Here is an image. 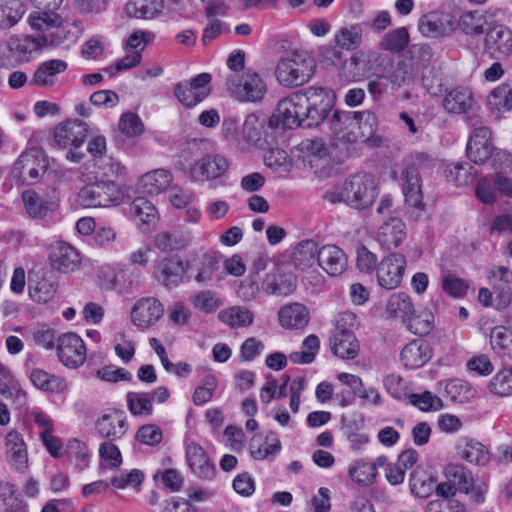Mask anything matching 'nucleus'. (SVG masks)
<instances>
[{"label":"nucleus","instance_id":"obj_1","mask_svg":"<svg viewBox=\"0 0 512 512\" xmlns=\"http://www.w3.org/2000/svg\"><path fill=\"white\" fill-rule=\"evenodd\" d=\"M377 197V186L372 175L358 173L347 178L323 194L331 204L345 203L356 210L369 209Z\"/></svg>","mask_w":512,"mask_h":512},{"label":"nucleus","instance_id":"obj_2","mask_svg":"<svg viewBox=\"0 0 512 512\" xmlns=\"http://www.w3.org/2000/svg\"><path fill=\"white\" fill-rule=\"evenodd\" d=\"M432 161L429 155L422 152L412 153L403 160L401 172L402 191L406 203L413 208L423 207L420 170L429 167Z\"/></svg>","mask_w":512,"mask_h":512},{"label":"nucleus","instance_id":"obj_3","mask_svg":"<svg viewBox=\"0 0 512 512\" xmlns=\"http://www.w3.org/2000/svg\"><path fill=\"white\" fill-rule=\"evenodd\" d=\"M226 87L234 99L244 103H260L268 91L266 81L252 69H246L241 74H228Z\"/></svg>","mask_w":512,"mask_h":512},{"label":"nucleus","instance_id":"obj_4","mask_svg":"<svg viewBox=\"0 0 512 512\" xmlns=\"http://www.w3.org/2000/svg\"><path fill=\"white\" fill-rule=\"evenodd\" d=\"M314 59L307 52H293L281 58L276 66V79L284 87L300 86L313 75Z\"/></svg>","mask_w":512,"mask_h":512},{"label":"nucleus","instance_id":"obj_5","mask_svg":"<svg viewBox=\"0 0 512 512\" xmlns=\"http://www.w3.org/2000/svg\"><path fill=\"white\" fill-rule=\"evenodd\" d=\"M304 104L303 127L318 126L332 110L333 103L328 91L322 87H308L303 90Z\"/></svg>","mask_w":512,"mask_h":512},{"label":"nucleus","instance_id":"obj_6","mask_svg":"<svg viewBox=\"0 0 512 512\" xmlns=\"http://www.w3.org/2000/svg\"><path fill=\"white\" fill-rule=\"evenodd\" d=\"M120 199L119 187L113 180H101L87 184L78 193V201L83 207H110Z\"/></svg>","mask_w":512,"mask_h":512},{"label":"nucleus","instance_id":"obj_7","mask_svg":"<svg viewBox=\"0 0 512 512\" xmlns=\"http://www.w3.org/2000/svg\"><path fill=\"white\" fill-rule=\"evenodd\" d=\"M467 122L473 127V132L467 143V156L472 162L482 164L492 155L491 131L488 127L482 125V120L478 115L474 114L469 117Z\"/></svg>","mask_w":512,"mask_h":512},{"label":"nucleus","instance_id":"obj_8","mask_svg":"<svg viewBox=\"0 0 512 512\" xmlns=\"http://www.w3.org/2000/svg\"><path fill=\"white\" fill-rule=\"evenodd\" d=\"M365 115L364 112L335 111L328 120L332 138L338 144L353 143L357 140L356 130Z\"/></svg>","mask_w":512,"mask_h":512},{"label":"nucleus","instance_id":"obj_9","mask_svg":"<svg viewBox=\"0 0 512 512\" xmlns=\"http://www.w3.org/2000/svg\"><path fill=\"white\" fill-rule=\"evenodd\" d=\"M48 161L41 150L22 153L13 165V174L28 185L36 183L46 172Z\"/></svg>","mask_w":512,"mask_h":512},{"label":"nucleus","instance_id":"obj_10","mask_svg":"<svg viewBox=\"0 0 512 512\" xmlns=\"http://www.w3.org/2000/svg\"><path fill=\"white\" fill-rule=\"evenodd\" d=\"M57 355L63 365L78 368L86 360L87 350L84 341L73 332H67L57 338Z\"/></svg>","mask_w":512,"mask_h":512},{"label":"nucleus","instance_id":"obj_11","mask_svg":"<svg viewBox=\"0 0 512 512\" xmlns=\"http://www.w3.org/2000/svg\"><path fill=\"white\" fill-rule=\"evenodd\" d=\"M210 81L209 73L198 74L191 81L177 83L174 86V95L183 106L194 107L209 95L208 84Z\"/></svg>","mask_w":512,"mask_h":512},{"label":"nucleus","instance_id":"obj_12","mask_svg":"<svg viewBox=\"0 0 512 512\" xmlns=\"http://www.w3.org/2000/svg\"><path fill=\"white\" fill-rule=\"evenodd\" d=\"M95 430L107 441L121 439L128 430L127 416L124 411L116 408L106 409L95 421Z\"/></svg>","mask_w":512,"mask_h":512},{"label":"nucleus","instance_id":"obj_13","mask_svg":"<svg viewBox=\"0 0 512 512\" xmlns=\"http://www.w3.org/2000/svg\"><path fill=\"white\" fill-rule=\"evenodd\" d=\"M406 267V257L401 253H390L382 258L376 268L377 281L385 289H395L401 284Z\"/></svg>","mask_w":512,"mask_h":512},{"label":"nucleus","instance_id":"obj_14","mask_svg":"<svg viewBox=\"0 0 512 512\" xmlns=\"http://www.w3.org/2000/svg\"><path fill=\"white\" fill-rule=\"evenodd\" d=\"M306 100L304 99L303 90L282 99L276 109L274 115L278 124L283 128L293 129L299 126L303 127L302 117Z\"/></svg>","mask_w":512,"mask_h":512},{"label":"nucleus","instance_id":"obj_15","mask_svg":"<svg viewBox=\"0 0 512 512\" xmlns=\"http://www.w3.org/2000/svg\"><path fill=\"white\" fill-rule=\"evenodd\" d=\"M88 131L87 123L78 119L68 120L55 128L54 140L63 149H77L84 143Z\"/></svg>","mask_w":512,"mask_h":512},{"label":"nucleus","instance_id":"obj_16","mask_svg":"<svg viewBox=\"0 0 512 512\" xmlns=\"http://www.w3.org/2000/svg\"><path fill=\"white\" fill-rule=\"evenodd\" d=\"M164 315L163 304L154 297L138 300L131 310L132 323L141 329L154 326Z\"/></svg>","mask_w":512,"mask_h":512},{"label":"nucleus","instance_id":"obj_17","mask_svg":"<svg viewBox=\"0 0 512 512\" xmlns=\"http://www.w3.org/2000/svg\"><path fill=\"white\" fill-rule=\"evenodd\" d=\"M50 265L61 273H72L80 268V253L72 245L58 241L51 245L49 253Z\"/></svg>","mask_w":512,"mask_h":512},{"label":"nucleus","instance_id":"obj_18","mask_svg":"<svg viewBox=\"0 0 512 512\" xmlns=\"http://www.w3.org/2000/svg\"><path fill=\"white\" fill-rule=\"evenodd\" d=\"M227 159L218 154L206 155L190 168V175L196 181H209L222 177L228 170Z\"/></svg>","mask_w":512,"mask_h":512},{"label":"nucleus","instance_id":"obj_19","mask_svg":"<svg viewBox=\"0 0 512 512\" xmlns=\"http://www.w3.org/2000/svg\"><path fill=\"white\" fill-rule=\"evenodd\" d=\"M406 237V224L398 217H390L383 221L376 233V241L388 251L399 247Z\"/></svg>","mask_w":512,"mask_h":512},{"label":"nucleus","instance_id":"obj_20","mask_svg":"<svg viewBox=\"0 0 512 512\" xmlns=\"http://www.w3.org/2000/svg\"><path fill=\"white\" fill-rule=\"evenodd\" d=\"M68 68V63L62 59H50L39 64L31 78V84L43 88L51 89L58 82V76L64 73Z\"/></svg>","mask_w":512,"mask_h":512},{"label":"nucleus","instance_id":"obj_21","mask_svg":"<svg viewBox=\"0 0 512 512\" xmlns=\"http://www.w3.org/2000/svg\"><path fill=\"white\" fill-rule=\"evenodd\" d=\"M186 460L190 470L198 478L211 480L215 476L216 467L200 445L190 443L186 446Z\"/></svg>","mask_w":512,"mask_h":512},{"label":"nucleus","instance_id":"obj_22","mask_svg":"<svg viewBox=\"0 0 512 512\" xmlns=\"http://www.w3.org/2000/svg\"><path fill=\"white\" fill-rule=\"evenodd\" d=\"M475 100L472 91L465 87H457L447 92L443 99V107L450 114H469L472 117L476 113L473 110Z\"/></svg>","mask_w":512,"mask_h":512},{"label":"nucleus","instance_id":"obj_23","mask_svg":"<svg viewBox=\"0 0 512 512\" xmlns=\"http://www.w3.org/2000/svg\"><path fill=\"white\" fill-rule=\"evenodd\" d=\"M278 321L284 329L301 330L308 325L310 314L303 304L289 303L279 309Z\"/></svg>","mask_w":512,"mask_h":512},{"label":"nucleus","instance_id":"obj_24","mask_svg":"<svg viewBox=\"0 0 512 512\" xmlns=\"http://www.w3.org/2000/svg\"><path fill=\"white\" fill-rule=\"evenodd\" d=\"M317 261L331 276L341 275L347 268L346 254L336 245H325L320 248Z\"/></svg>","mask_w":512,"mask_h":512},{"label":"nucleus","instance_id":"obj_25","mask_svg":"<svg viewBox=\"0 0 512 512\" xmlns=\"http://www.w3.org/2000/svg\"><path fill=\"white\" fill-rule=\"evenodd\" d=\"M48 44H53L49 34L38 35L37 37H17L10 40L9 49L20 61H28L33 51L39 50Z\"/></svg>","mask_w":512,"mask_h":512},{"label":"nucleus","instance_id":"obj_26","mask_svg":"<svg viewBox=\"0 0 512 512\" xmlns=\"http://www.w3.org/2000/svg\"><path fill=\"white\" fill-rule=\"evenodd\" d=\"M183 276V263L176 257L164 258L155 272L157 281L168 289L178 286L182 282Z\"/></svg>","mask_w":512,"mask_h":512},{"label":"nucleus","instance_id":"obj_27","mask_svg":"<svg viewBox=\"0 0 512 512\" xmlns=\"http://www.w3.org/2000/svg\"><path fill=\"white\" fill-rule=\"evenodd\" d=\"M431 348L423 340L409 342L401 351V361L405 367L415 369L423 366L431 358Z\"/></svg>","mask_w":512,"mask_h":512},{"label":"nucleus","instance_id":"obj_28","mask_svg":"<svg viewBox=\"0 0 512 512\" xmlns=\"http://www.w3.org/2000/svg\"><path fill=\"white\" fill-rule=\"evenodd\" d=\"M172 182V175L165 169L150 171L138 180V189L142 193L158 195L165 191Z\"/></svg>","mask_w":512,"mask_h":512},{"label":"nucleus","instance_id":"obj_29","mask_svg":"<svg viewBox=\"0 0 512 512\" xmlns=\"http://www.w3.org/2000/svg\"><path fill=\"white\" fill-rule=\"evenodd\" d=\"M296 288L295 278L282 275L277 269L269 272L262 281V289L267 294L287 296Z\"/></svg>","mask_w":512,"mask_h":512},{"label":"nucleus","instance_id":"obj_30","mask_svg":"<svg viewBox=\"0 0 512 512\" xmlns=\"http://www.w3.org/2000/svg\"><path fill=\"white\" fill-rule=\"evenodd\" d=\"M56 8H43L32 11L27 19L31 29L38 32L39 35L47 34L51 28L61 25V17L54 12Z\"/></svg>","mask_w":512,"mask_h":512},{"label":"nucleus","instance_id":"obj_31","mask_svg":"<svg viewBox=\"0 0 512 512\" xmlns=\"http://www.w3.org/2000/svg\"><path fill=\"white\" fill-rule=\"evenodd\" d=\"M489 110L496 117L504 113L512 112V87L508 84H501L494 88L487 97Z\"/></svg>","mask_w":512,"mask_h":512},{"label":"nucleus","instance_id":"obj_32","mask_svg":"<svg viewBox=\"0 0 512 512\" xmlns=\"http://www.w3.org/2000/svg\"><path fill=\"white\" fill-rule=\"evenodd\" d=\"M6 450L9 462L20 471L27 468V451L21 435L16 431H11L6 436Z\"/></svg>","mask_w":512,"mask_h":512},{"label":"nucleus","instance_id":"obj_33","mask_svg":"<svg viewBox=\"0 0 512 512\" xmlns=\"http://www.w3.org/2000/svg\"><path fill=\"white\" fill-rule=\"evenodd\" d=\"M319 250L315 241H301L292 252V264L301 271L311 268L318 258Z\"/></svg>","mask_w":512,"mask_h":512},{"label":"nucleus","instance_id":"obj_34","mask_svg":"<svg viewBox=\"0 0 512 512\" xmlns=\"http://www.w3.org/2000/svg\"><path fill=\"white\" fill-rule=\"evenodd\" d=\"M218 319L232 329L246 328L252 325L254 314L247 307L232 306L221 310Z\"/></svg>","mask_w":512,"mask_h":512},{"label":"nucleus","instance_id":"obj_35","mask_svg":"<svg viewBox=\"0 0 512 512\" xmlns=\"http://www.w3.org/2000/svg\"><path fill=\"white\" fill-rule=\"evenodd\" d=\"M331 350L341 359H354L359 353V342L354 334L332 333Z\"/></svg>","mask_w":512,"mask_h":512},{"label":"nucleus","instance_id":"obj_36","mask_svg":"<svg viewBox=\"0 0 512 512\" xmlns=\"http://www.w3.org/2000/svg\"><path fill=\"white\" fill-rule=\"evenodd\" d=\"M386 312L389 316L399 318L404 323L415 312V306L408 294L397 292L389 296L386 303Z\"/></svg>","mask_w":512,"mask_h":512},{"label":"nucleus","instance_id":"obj_37","mask_svg":"<svg viewBox=\"0 0 512 512\" xmlns=\"http://www.w3.org/2000/svg\"><path fill=\"white\" fill-rule=\"evenodd\" d=\"M163 8V0H133L125 5L127 15L139 19L155 18Z\"/></svg>","mask_w":512,"mask_h":512},{"label":"nucleus","instance_id":"obj_38","mask_svg":"<svg viewBox=\"0 0 512 512\" xmlns=\"http://www.w3.org/2000/svg\"><path fill=\"white\" fill-rule=\"evenodd\" d=\"M385 78L391 84L392 89H399L402 86L413 82V73L411 65L405 61L392 62L385 73L379 75Z\"/></svg>","mask_w":512,"mask_h":512},{"label":"nucleus","instance_id":"obj_39","mask_svg":"<svg viewBox=\"0 0 512 512\" xmlns=\"http://www.w3.org/2000/svg\"><path fill=\"white\" fill-rule=\"evenodd\" d=\"M487 42L499 57H508L512 54V32L504 26L494 27L487 35Z\"/></svg>","mask_w":512,"mask_h":512},{"label":"nucleus","instance_id":"obj_40","mask_svg":"<svg viewBox=\"0 0 512 512\" xmlns=\"http://www.w3.org/2000/svg\"><path fill=\"white\" fill-rule=\"evenodd\" d=\"M130 212L137 225L154 224L158 216L154 204L144 197H137L133 200L130 206Z\"/></svg>","mask_w":512,"mask_h":512},{"label":"nucleus","instance_id":"obj_41","mask_svg":"<svg viewBox=\"0 0 512 512\" xmlns=\"http://www.w3.org/2000/svg\"><path fill=\"white\" fill-rule=\"evenodd\" d=\"M487 24L485 15L479 11H466L458 20L459 29L466 35H482Z\"/></svg>","mask_w":512,"mask_h":512},{"label":"nucleus","instance_id":"obj_42","mask_svg":"<svg viewBox=\"0 0 512 512\" xmlns=\"http://www.w3.org/2000/svg\"><path fill=\"white\" fill-rule=\"evenodd\" d=\"M460 456L467 462L475 465L484 466L489 460V452L487 448L480 442L469 439L460 451Z\"/></svg>","mask_w":512,"mask_h":512},{"label":"nucleus","instance_id":"obj_43","mask_svg":"<svg viewBox=\"0 0 512 512\" xmlns=\"http://www.w3.org/2000/svg\"><path fill=\"white\" fill-rule=\"evenodd\" d=\"M404 324L415 335L424 336L434 328V315L430 311H415Z\"/></svg>","mask_w":512,"mask_h":512},{"label":"nucleus","instance_id":"obj_44","mask_svg":"<svg viewBox=\"0 0 512 512\" xmlns=\"http://www.w3.org/2000/svg\"><path fill=\"white\" fill-rule=\"evenodd\" d=\"M445 476L460 492L468 494L473 477L471 473L460 464H449L445 468Z\"/></svg>","mask_w":512,"mask_h":512},{"label":"nucleus","instance_id":"obj_45","mask_svg":"<svg viewBox=\"0 0 512 512\" xmlns=\"http://www.w3.org/2000/svg\"><path fill=\"white\" fill-rule=\"evenodd\" d=\"M22 199L27 213L33 218L44 217L51 205L33 190H26L22 193Z\"/></svg>","mask_w":512,"mask_h":512},{"label":"nucleus","instance_id":"obj_46","mask_svg":"<svg viewBox=\"0 0 512 512\" xmlns=\"http://www.w3.org/2000/svg\"><path fill=\"white\" fill-rule=\"evenodd\" d=\"M377 475V468L373 463L358 461L349 469V476L352 481L361 485L369 486L374 483Z\"/></svg>","mask_w":512,"mask_h":512},{"label":"nucleus","instance_id":"obj_47","mask_svg":"<svg viewBox=\"0 0 512 512\" xmlns=\"http://www.w3.org/2000/svg\"><path fill=\"white\" fill-rule=\"evenodd\" d=\"M369 58L370 54H366L363 51L354 54L343 63L341 75L348 80L364 76L366 73L365 63Z\"/></svg>","mask_w":512,"mask_h":512},{"label":"nucleus","instance_id":"obj_48","mask_svg":"<svg viewBox=\"0 0 512 512\" xmlns=\"http://www.w3.org/2000/svg\"><path fill=\"white\" fill-rule=\"evenodd\" d=\"M471 169L472 166L468 163H452L447 165L445 169V176L448 182L453 183L455 186H465L471 183L474 179Z\"/></svg>","mask_w":512,"mask_h":512},{"label":"nucleus","instance_id":"obj_49","mask_svg":"<svg viewBox=\"0 0 512 512\" xmlns=\"http://www.w3.org/2000/svg\"><path fill=\"white\" fill-rule=\"evenodd\" d=\"M334 41L341 49H355L362 41V30L358 25L343 27L336 33Z\"/></svg>","mask_w":512,"mask_h":512},{"label":"nucleus","instance_id":"obj_50","mask_svg":"<svg viewBox=\"0 0 512 512\" xmlns=\"http://www.w3.org/2000/svg\"><path fill=\"white\" fill-rule=\"evenodd\" d=\"M193 307L203 313H212L223 305V301L217 294L210 290H204L191 297Z\"/></svg>","mask_w":512,"mask_h":512},{"label":"nucleus","instance_id":"obj_51","mask_svg":"<svg viewBox=\"0 0 512 512\" xmlns=\"http://www.w3.org/2000/svg\"><path fill=\"white\" fill-rule=\"evenodd\" d=\"M262 128L259 117L249 114L242 125V140L249 146H256L261 140Z\"/></svg>","mask_w":512,"mask_h":512},{"label":"nucleus","instance_id":"obj_52","mask_svg":"<svg viewBox=\"0 0 512 512\" xmlns=\"http://www.w3.org/2000/svg\"><path fill=\"white\" fill-rule=\"evenodd\" d=\"M66 453L69 459L74 462L75 467L84 470L89 465V453L85 443L78 439H71L67 443Z\"/></svg>","mask_w":512,"mask_h":512},{"label":"nucleus","instance_id":"obj_53","mask_svg":"<svg viewBox=\"0 0 512 512\" xmlns=\"http://www.w3.org/2000/svg\"><path fill=\"white\" fill-rule=\"evenodd\" d=\"M409 42V34L406 28L400 27L390 31L381 41V47L391 52H401Z\"/></svg>","mask_w":512,"mask_h":512},{"label":"nucleus","instance_id":"obj_54","mask_svg":"<svg viewBox=\"0 0 512 512\" xmlns=\"http://www.w3.org/2000/svg\"><path fill=\"white\" fill-rule=\"evenodd\" d=\"M154 245L163 252H171L185 246V240L177 231H163L158 233L154 238Z\"/></svg>","mask_w":512,"mask_h":512},{"label":"nucleus","instance_id":"obj_55","mask_svg":"<svg viewBox=\"0 0 512 512\" xmlns=\"http://www.w3.org/2000/svg\"><path fill=\"white\" fill-rule=\"evenodd\" d=\"M119 130L127 137H138L144 131V125L139 116L132 112L124 113L118 122Z\"/></svg>","mask_w":512,"mask_h":512},{"label":"nucleus","instance_id":"obj_56","mask_svg":"<svg viewBox=\"0 0 512 512\" xmlns=\"http://www.w3.org/2000/svg\"><path fill=\"white\" fill-rule=\"evenodd\" d=\"M408 400L422 411H437L443 406L441 399L429 391L422 394L411 393L408 395Z\"/></svg>","mask_w":512,"mask_h":512},{"label":"nucleus","instance_id":"obj_57","mask_svg":"<svg viewBox=\"0 0 512 512\" xmlns=\"http://www.w3.org/2000/svg\"><path fill=\"white\" fill-rule=\"evenodd\" d=\"M127 404L133 415L150 414L152 411L150 396L145 393H128Z\"/></svg>","mask_w":512,"mask_h":512},{"label":"nucleus","instance_id":"obj_58","mask_svg":"<svg viewBox=\"0 0 512 512\" xmlns=\"http://www.w3.org/2000/svg\"><path fill=\"white\" fill-rule=\"evenodd\" d=\"M468 288L469 284L466 280L452 274H447L442 278L443 291L454 298L464 297Z\"/></svg>","mask_w":512,"mask_h":512},{"label":"nucleus","instance_id":"obj_59","mask_svg":"<svg viewBox=\"0 0 512 512\" xmlns=\"http://www.w3.org/2000/svg\"><path fill=\"white\" fill-rule=\"evenodd\" d=\"M97 377L105 382H130L132 374L123 368L107 365L97 371Z\"/></svg>","mask_w":512,"mask_h":512},{"label":"nucleus","instance_id":"obj_60","mask_svg":"<svg viewBox=\"0 0 512 512\" xmlns=\"http://www.w3.org/2000/svg\"><path fill=\"white\" fill-rule=\"evenodd\" d=\"M32 337L36 345L44 349H53L55 347V331L47 325H37L32 330Z\"/></svg>","mask_w":512,"mask_h":512},{"label":"nucleus","instance_id":"obj_61","mask_svg":"<svg viewBox=\"0 0 512 512\" xmlns=\"http://www.w3.org/2000/svg\"><path fill=\"white\" fill-rule=\"evenodd\" d=\"M162 438L161 429L153 424L141 426L136 433V439L149 446L158 445L162 441Z\"/></svg>","mask_w":512,"mask_h":512},{"label":"nucleus","instance_id":"obj_62","mask_svg":"<svg viewBox=\"0 0 512 512\" xmlns=\"http://www.w3.org/2000/svg\"><path fill=\"white\" fill-rule=\"evenodd\" d=\"M219 258L216 255L206 254L195 276L198 283H206L212 279V275L217 270Z\"/></svg>","mask_w":512,"mask_h":512},{"label":"nucleus","instance_id":"obj_63","mask_svg":"<svg viewBox=\"0 0 512 512\" xmlns=\"http://www.w3.org/2000/svg\"><path fill=\"white\" fill-rule=\"evenodd\" d=\"M281 448V443L274 433H269L266 436L264 447L259 446L255 449L252 446L251 456L256 460H262L269 455L276 454Z\"/></svg>","mask_w":512,"mask_h":512},{"label":"nucleus","instance_id":"obj_64","mask_svg":"<svg viewBox=\"0 0 512 512\" xmlns=\"http://www.w3.org/2000/svg\"><path fill=\"white\" fill-rule=\"evenodd\" d=\"M0 393L5 401L18 409L26 404V393L21 386H0Z\"/></svg>","mask_w":512,"mask_h":512}]
</instances>
